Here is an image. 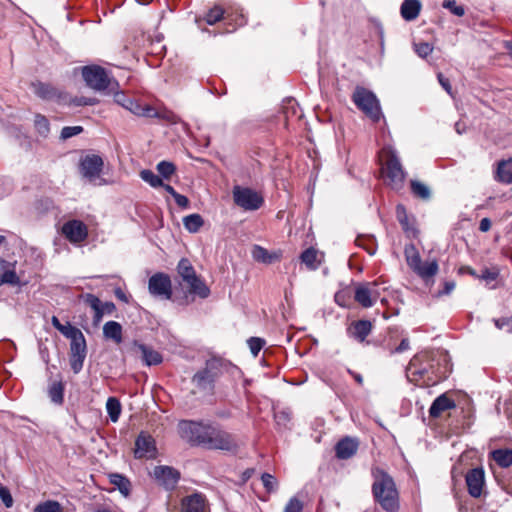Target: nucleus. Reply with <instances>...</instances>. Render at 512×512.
I'll return each instance as SVG.
<instances>
[{
	"label": "nucleus",
	"instance_id": "nucleus-1",
	"mask_svg": "<svg viewBox=\"0 0 512 512\" xmlns=\"http://www.w3.org/2000/svg\"><path fill=\"white\" fill-rule=\"evenodd\" d=\"M374 477L372 494L375 502L386 512H397L400 507L399 493L393 478L384 470H377Z\"/></svg>",
	"mask_w": 512,
	"mask_h": 512
},
{
	"label": "nucleus",
	"instance_id": "nucleus-2",
	"mask_svg": "<svg viewBox=\"0 0 512 512\" xmlns=\"http://www.w3.org/2000/svg\"><path fill=\"white\" fill-rule=\"evenodd\" d=\"M234 366L231 362L220 357H211L205 362L204 368L192 377V383L201 391L213 392L216 380Z\"/></svg>",
	"mask_w": 512,
	"mask_h": 512
},
{
	"label": "nucleus",
	"instance_id": "nucleus-3",
	"mask_svg": "<svg viewBox=\"0 0 512 512\" xmlns=\"http://www.w3.org/2000/svg\"><path fill=\"white\" fill-rule=\"evenodd\" d=\"M436 374L434 356L432 352L422 351L412 357L407 368L406 375L410 382L415 384L435 382Z\"/></svg>",
	"mask_w": 512,
	"mask_h": 512
},
{
	"label": "nucleus",
	"instance_id": "nucleus-4",
	"mask_svg": "<svg viewBox=\"0 0 512 512\" xmlns=\"http://www.w3.org/2000/svg\"><path fill=\"white\" fill-rule=\"evenodd\" d=\"M213 424L203 421L181 420L178 423L180 437L191 446L205 448Z\"/></svg>",
	"mask_w": 512,
	"mask_h": 512
},
{
	"label": "nucleus",
	"instance_id": "nucleus-5",
	"mask_svg": "<svg viewBox=\"0 0 512 512\" xmlns=\"http://www.w3.org/2000/svg\"><path fill=\"white\" fill-rule=\"evenodd\" d=\"M352 101L372 122L377 123L382 118L379 100L372 91L357 86L352 94Z\"/></svg>",
	"mask_w": 512,
	"mask_h": 512
},
{
	"label": "nucleus",
	"instance_id": "nucleus-6",
	"mask_svg": "<svg viewBox=\"0 0 512 512\" xmlns=\"http://www.w3.org/2000/svg\"><path fill=\"white\" fill-rule=\"evenodd\" d=\"M205 448L237 453L239 450V444L233 434L221 429L219 426L213 425Z\"/></svg>",
	"mask_w": 512,
	"mask_h": 512
},
{
	"label": "nucleus",
	"instance_id": "nucleus-7",
	"mask_svg": "<svg viewBox=\"0 0 512 512\" xmlns=\"http://www.w3.org/2000/svg\"><path fill=\"white\" fill-rule=\"evenodd\" d=\"M86 85L95 91H104L109 88L111 78L105 68L99 65H87L81 69Z\"/></svg>",
	"mask_w": 512,
	"mask_h": 512
},
{
	"label": "nucleus",
	"instance_id": "nucleus-8",
	"mask_svg": "<svg viewBox=\"0 0 512 512\" xmlns=\"http://www.w3.org/2000/svg\"><path fill=\"white\" fill-rule=\"evenodd\" d=\"M234 203L247 211L258 210L264 203V199L255 190L235 185L232 190Z\"/></svg>",
	"mask_w": 512,
	"mask_h": 512
},
{
	"label": "nucleus",
	"instance_id": "nucleus-9",
	"mask_svg": "<svg viewBox=\"0 0 512 512\" xmlns=\"http://www.w3.org/2000/svg\"><path fill=\"white\" fill-rule=\"evenodd\" d=\"M148 289L151 295L170 300L172 297V284L170 277L162 272L155 273L149 278Z\"/></svg>",
	"mask_w": 512,
	"mask_h": 512
},
{
	"label": "nucleus",
	"instance_id": "nucleus-10",
	"mask_svg": "<svg viewBox=\"0 0 512 512\" xmlns=\"http://www.w3.org/2000/svg\"><path fill=\"white\" fill-rule=\"evenodd\" d=\"M377 282L359 283L355 287L354 299L364 308L372 307L380 296Z\"/></svg>",
	"mask_w": 512,
	"mask_h": 512
},
{
	"label": "nucleus",
	"instance_id": "nucleus-11",
	"mask_svg": "<svg viewBox=\"0 0 512 512\" xmlns=\"http://www.w3.org/2000/svg\"><path fill=\"white\" fill-rule=\"evenodd\" d=\"M86 355L87 345L84 335L70 341L69 362L75 374H78L82 370Z\"/></svg>",
	"mask_w": 512,
	"mask_h": 512
},
{
	"label": "nucleus",
	"instance_id": "nucleus-12",
	"mask_svg": "<svg viewBox=\"0 0 512 512\" xmlns=\"http://www.w3.org/2000/svg\"><path fill=\"white\" fill-rule=\"evenodd\" d=\"M153 478L166 490H173L180 480V472L166 465L155 466L152 472Z\"/></svg>",
	"mask_w": 512,
	"mask_h": 512
},
{
	"label": "nucleus",
	"instance_id": "nucleus-13",
	"mask_svg": "<svg viewBox=\"0 0 512 512\" xmlns=\"http://www.w3.org/2000/svg\"><path fill=\"white\" fill-rule=\"evenodd\" d=\"M115 102L137 116L155 117L157 112L149 105H141L138 101L127 97L124 93H116Z\"/></svg>",
	"mask_w": 512,
	"mask_h": 512
},
{
	"label": "nucleus",
	"instance_id": "nucleus-14",
	"mask_svg": "<svg viewBox=\"0 0 512 512\" xmlns=\"http://www.w3.org/2000/svg\"><path fill=\"white\" fill-rule=\"evenodd\" d=\"M385 166L387 170V177L389 178L390 182L396 188L402 187L406 177V173L403 170L400 160L395 152L388 151Z\"/></svg>",
	"mask_w": 512,
	"mask_h": 512
},
{
	"label": "nucleus",
	"instance_id": "nucleus-15",
	"mask_svg": "<svg viewBox=\"0 0 512 512\" xmlns=\"http://www.w3.org/2000/svg\"><path fill=\"white\" fill-rule=\"evenodd\" d=\"M157 455L155 439L148 433L142 431L135 440L134 456L137 459H153Z\"/></svg>",
	"mask_w": 512,
	"mask_h": 512
},
{
	"label": "nucleus",
	"instance_id": "nucleus-16",
	"mask_svg": "<svg viewBox=\"0 0 512 512\" xmlns=\"http://www.w3.org/2000/svg\"><path fill=\"white\" fill-rule=\"evenodd\" d=\"M103 164V159L99 155H86L80 161L81 174L90 181H93L99 177Z\"/></svg>",
	"mask_w": 512,
	"mask_h": 512
},
{
	"label": "nucleus",
	"instance_id": "nucleus-17",
	"mask_svg": "<svg viewBox=\"0 0 512 512\" xmlns=\"http://www.w3.org/2000/svg\"><path fill=\"white\" fill-rule=\"evenodd\" d=\"M468 493L473 498H479L482 495L485 483V473L483 468L476 467L469 470L465 476Z\"/></svg>",
	"mask_w": 512,
	"mask_h": 512
},
{
	"label": "nucleus",
	"instance_id": "nucleus-18",
	"mask_svg": "<svg viewBox=\"0 0 512 512\" xmlns=\"http://www.w3.org/2000/svg\"><path fill=\"white\" fill-rule=\"evenodd\" d=\"M62 233L71 243H80L88 236L86 225L80 220H70L62 226Z\"/></svg>",
	"mask_w": 512,
	"mask_h": 512
},
{
	"label": "nucleus",
	"instance_id": "nucleus-19",
	"mask_svg": "<svg viewBox=\"0 0 512 512\" xmlns=\"http://www.w3.org/2000/svg\"><path fill=\"white\" fill-rule=\"evenodd\" d=\"M33 92L43 100H62L64 99V94L56 87L49 83H43L40 81L33 82L31 84Z\"/></svg>",
	"mask_w": 512,
	"mask_h": 512
},
{
	"label": "nucleus",
	"instance_id": "nucleus-20",
	"mask_svg": "<svg viewBox=\"0 0 512 512\" xmlns=\"http://www.w3.org/2000/svg\"><path fill=\"white\" fill-rule=\"evenodd\" d=\"M132 345H133V349L136 352L141 353V358L145 365L153 366V365H159L162 363L163 357L158 351H156V350L152 349L151 347H149L143 343H140L136 340L133 341Z\"/></svg>",
	"mask_w": 512,
	"mask_h": 512
},
{
	"label": "nucleus",
	"instance_id": "nucleus-21",
	"mask_svg": "<svg viewBox=\"0 0 512 512\" xmlns=\"http://www.w3.org/2000/svg\"><path fill=\"white\" fill-rule=\"evenodd\" d=\"M207 504L205 497L200 493L186 496L181 502L182 512H206Z\"/></svg>",
	"mask_w": 512,
	"mask_h": 512
},
{
	"label": "nucleus",
	"instance_id": "nucleus-22",
	"mask_svg": "<svg viewBox=\"0 0 512 512\" xmlns=\"http://www.w3.org/2000/svg\"><path fill=\"white\" fill-rule=\"evenodd\" d=\"M359 443L356 439L345 437L335 446V453L338 459L346 460L354 456L358 450Z\"/></svg>",
	"mask_w": 512,
	"mask_h": 512
},
{
	"label": "nucleus",
	"instance_id": "nucleus-23",
	"mask_svg": "<svg viewBox=\"0 0 512 512\" xmlns=\"http://www.w3.org/2000/svg\"><path fill=\"white\" fill-rule=\"evenodd\" d=\"M183 282L188 286L189 293L195 294L202 299L210 295V289L204 281L194 272L189 277L183 279Z\"/></svg>",
	"mask_w": 512,
	"mask_h": 512
},
{
	"label": "nucleus",
	"instance_id": "nucleus-24",
	"mask_svg": "<svg viewBox=\"0 0 512 512\" xmlns=\"http://www.w3.org/2000/svg\"><path fill=\"white\" fill-rule=\"evenodd\" d=\"M455 407L456 404L453 399L449 398L446 394H441L432 402L429 408V415L432 418H437L443 412Z\"/></svg>",
	"mask_w": 512,
	"mask_h": 512
},
{
	"label": "nucleus",
	"instance_id": "nucleus-25",
	"mask_svg": "<svg viewBox=\"0 0 512 512\" xmlns=\"http://www.w3.org/2000/svg\"><path fill=\"white\" fill-rule=\"evenodd\" d=\"M420 0H404L400 7V14L405 21L415 20L421 11Z\"/></svg>",
	"mask_w": 512,
	"mask_h": 512
},
{
	"label": "nucleus",
	"instance_id": "nucleus-26",
	"mask_svg": "<svg viewBox=\"0 0 512 512\" xmlns=\"http://www.w3.org/2000/svg\"><path fill=\"white\" fill-rule=\"evenodd\" d=\"M372 324L368 320H358L352 323L349 328V332L351 335L358 340L359 342H363L366 337L371 333Z\"/></svg>",
	"mask_w": 512,
	"mask_h": 512
},
{
	"label": "nucleus",
	"instance_id": "nucleus-27",
	"mask_svg": "<svg viewBox=\"0 0 512 512\" xmlns=\"http://www.w3.org/2000/svg\"><path fill=\"white\" fill-rule=\"evenodd\" d=\"M439 270V265L436 259L429 262H422V264L414 271L426 283L432 279Z\"/></svg>",
	"mask_w": 512,
	"mask_h": 512
},
{
	"label": "nucleus",
	"instance_id": "nucleus-28",
	"mask_svg": "<svg viewBox=\"0 0 512 512\" xmlns=\"http://www.w3.org/2000/svg\"><path fill=\"white\" fill-rule=\"evenodd\" d=\"M103 335L106 339L113 340L116 344L123 341L122 326L116 321H108L103 326Z\"/></svg>",
	"mask_w": 512,
	"mask_h": 512
},
{
	"label": "nucleus",
	"instance_id": "nucleus-29",
	"mask_svg": "<svg viewBox=\"0 0 512 512\" xmlns=\"http://www.w3.org/2000/svg\"><path fill=\"white\" fill-rule=\"evenodd\" d=\"M495 178L497 181L505 184L512 183V158L498 163Z\"/></svg>",
	"mask_w": 512,
	"mask_h": 512
},
{
	"label": "nucleus",
	"instance_id": "nucleus-30",
	"mask_svg": "<svg viewBox=\"0 0 512 512\" xmlns=\"http://www.w3.org/2000/svg\"><path fill=\"white\" fill-rule=\"evenodd\" d=\"M396 217L398 222L400 223L402 229L408 233L409 235L415 236L417 230L414 227V224L410 222L406 208L402 204H398L396 206Z\"/></svg>",
	"mask_w": 512,
	"mask_h": 512
},
{
	"label": "nucleus",
	"instance_id": "nucleus-31",
	"mask_svg": "<svg viewBox=\"0 0 512 512\" xmlns=\"http://www.w3.org/2000/svg\"><path fill=\"white\" fill-rule=\"evenodd\" d=\"M109 481L117 487L123 496H129L131 491V482L127 477L119 473H112L109 475Z\"/></svg>",
	"mask_w": 512,
	"mask_h": 512
},
{
	"label": "nucleus",
	"instance_id": "nucleus-32",
	"mask_svg": "<svg viewBox=\"0 0 512 512\" xmlns=\"http://www.w3.org/2000/svg\"><path fill=\"white\" fill-rule=\"evenodd\" d=\"M404 255L407 265L413 272L422 264L421 256L418 250L416 249L415 245H406L404 249Z\"/></svg>",
	"mask_w": 512,
	"mask_h": 512
},
{
	"label": "nucleus",
	"instance_id": "nucleus-33",
	"mask_svg": "<svg viewBox=\"0 0 512 512\" xmlns=\"http://www.w3.org/2000/svg\"><path fill=\"white\" fill-rule=\"evenodd\" d=\"M252 257L255 261L264 263V264H271L275 260L278 259L277 254H271L269 251L259 245H254L251 251Z\"/></svg>",
	"mask_w": 512,
	"mask_h": 512
},
{
	"label": "nucleus",
	"instance_id": "nucleus-34",
	"mask_svg": "<svg viewBox=\"0 0 512 512\" xmlns=\"http://www.w3.org/2000/svg\"><path fill=\"white\" fill-rule=\"evenodd\" d=\"M493 460L502 468L512 465V449H496L491 453Z\"/></svg>",
	"mask_w": 512,
	"mask_h": 512
},
{
	"label": "nucleus",
	"instance_id": "nucleus-35",
	"mask_svg": "<svg viewBox=\"0 0 512 512\" xmlns=\"http://www.w3.org/2000/svg\"><path fill=\"white\" fill-rule=\"evenodd\" d=\"M183 225L190 233H197L204 225V220L200 214L194 213L183 218Z\"/></svg>",
	"mask_w": 512,
	"mask_h": 512
},
{
	"label": "nucleus",
	"instance_id": "nucleus-36",
	"mask_svg": "<svg viewBox=\"0 0 512 512\" xmlns=\"http://www.w3.org/2000/svg\"><path fill=\"white\" fill-rule=\"evenodd\" d=\"M410 188L412 194L419 199L427 201L431 198L430 188L418 180H411Z\"/></svg>",
	"mask_w": 512,
	"mask_h": 512
},
{
	"label": "nucleus",
	"instance_id": "nucleus-37",
	"mask_svg": "<svg viewBox=\"0 0 512 512\" xmlns=\"http://www.w3.org/2000/svg\"><path fill=\"white\" fill-rule=\"evenodd\" d=\"M48 396L53 403L61 405L64 401V384L61 381L53 382L49 386Z\"/></svg>",
	"mask_w": 512,
	"mask_h": 512
},
{
	"label": "nucleus",
	"instance_id": "nucleus-38",
	"mask_svg": "<svg viewBox=\"0 0 512 512\" xmlns=\"http://www.w3.org/2000/svg\"><path fill=\"white\" fill-rule=\"evenodd\" d=\"M317 256V250L310 247L301 253L300 258L302 263H304L309 269L316 270L318 268Z\"/></svg>",
	"mask_w": 512,
	"mask_h": 512
},
{
	"label": "nucleus",
	"instance_id": "nucleus-39",
	"mask_svg": "<svg viewBox=\"0 0 512 512\" xmlns=\"http://www.w3.org/2000/svg\"><path fill=\"white\" fill-rule=\"evenodd\" d=\"M34 126H35L37 133L41 137L46 138L49 135L50 124H49L48 119L44 115H42V114L35 115Z\"/></svg>",
	"mask_w": 512,
	"mask_h": 512
},
{
	"label": "nucleus",
	"instance_id": "nucleus-40",
	"mask_svg": "<svg viewBox=\"0 0 512 512\" xmlns=\"http://www.w3.org/2000/svg\"><path fill=\"white\" fill-rule=\"evenodd\" d=\"M107 413L112 422H117L121 413V404L117 398L110 397L106 402Z\"/></svg>",
	"mask_w": 512,
	"mask_h": 512
},
{
	"label": "nucleus",
	"instance_id": "nucleus-41",
	"mask_svg": "<svg viewBox=\"0 0 512 512\" xmlns=\"http://www.w3.org/2000/svg\"><path fill=\"white\" fill-rule=\"evenodd\" d=\"M62 505L56 500H47L39 503L33 510V512H62Z\"/></svg>",
	"mask_w": 512,
	"mask_h": 512
},
{
	"label": "nucleus",
	"instance_id": "nucleus-42",
	"mask_svg": "<svg viewBox=\"0 0 512 512\" xmlns=\"http://www.w3.org/2000/svg\"><path fill=\"white\" fill-rule=\"evenodd\" d=\"M140 176L143 181L150 184L154 188H158L163 185L162 179L156 175L153 171L145 169L140 172Z\"/></svg>",
	"mask_w": 512,
	"mask_h": 512
},
{
	"label": "nucleus",
	"instance_id": "nucleus-43",
	"mask_svg": "<svg viewBox=\"0 0 512 512\" xmlns=\"http://www.w3.org/2000/svg\"><path fill=\"white\" fill-rule=\"evenodd\" d=\"M156 169L161 177L168 180L175 173L176 166L172 162L161 161L157 164Z\"/></svg>",
	"mask_w": 512,
	"mask_h": 512
},
{
	"label": "nucleus",
	"instance_id": "nucleus-44",
	"mask_svg": "<svg viewBox=\"0 0 512 512\" xmlns=\"http://www.w3.org/2000/svg\"><path fill=\"white\" fill-rule=\"evenodd\" d=\"M58 331L66 338L70 339V341L83 335L80 329L71 325L69 322H67L65 325L62 324L61 327H58Z\"/></svg>",
	"mask_w": 512,
	"mask_h": 512
},
{
	"label": "nucleus",
	"instance_id": "nucleus-45",
	"mask_svg": "<svg viewBox=\"0 0 512 512\" xmlns=\"http://www.w3.org/2000/svg\"><path fill=\"white\" fill-rule=\"evenodd\" d=\"M356 244L359 247H362L363 249H365L370 255H373L376 252V244H375V239L373 236H371V237L359 236L356 238Z\"/></svg>",
	"mask_w": 512,
	"mask_h": 512
},
{
	"label": "nucleus",
	"instance_id": "nucleus-46",
	"mask_svg": "<svg viewBox=\"0 0 512 512\" xmlns=\"http://www.w3.org/2000/svg\"><path fill=\"white\" fill-rule=\"evenodd\" d=\"M177 272L182 278V280L186 277H189L195 271L191 262L187 258H182L177 265Z\"/></svg>",
	"mask_w": 512,
	"mask_h": 512
},
{
	"label": "nucleus",
	"instance_id": "nucleus-47",
	"mask_svg": "<svg viewBox=\"0 0 512 512\" xmlns=\"http://www.w3.org/2000/svg\"><path fill=\"white\" fill-rule=\"evenodd\" d=\"M20 279L15 270H5L0 273V286L2 284H10L13 286L19 285Z\"/></svg>",
	"mask_w": 512,
	"mask_h": 512
},
{
	"label": "nucleus",
	"instance_id": "nucleus-48",
	"mask_svg": "<svg viewBox=\"0 0 512 512\" xmlns=\"http://www.w3.org/2000/svg\"><path fill=\"white\" fill-rule=\"evenodd\" d=\"M261 481H262V484H263L264 488L266 489V491L268 493H272V492H275L277 490L278 481L275 478V476H273L272 474H270V473H263L262 476H261Z\"/></svg>",
	"mask_w": 512,
	"mask_h": 512
},
{
	"label": "nucleus",
	"instance_id": "nucleus-49",
	"mask_svg": "<svg viewBox=\"0 0 512 512\" xmlns=\"http://www.w3.org/2000/svg\"><path fill=\"white\" fill-rule=\"evenodd\" d=\"M442 6L455 16L461 17L465 14L464 6L459 5L455 0H444Z\"/></svg>",
	"mask_w": 512,
	"mask_h": 512
},
{
	"label": "nucleus",
	"instance_id": "nucleus-50",
	"mask_svg": "<svg viewBox=\"0 0 512 512\" xmlns=\"http://www.w3.org/2000/svg\"><path fill=\"white\" fill-rule=\"evenodd\" d=\"M224 10L220 7H214L210 9L206 16L205 21L209 25H214L223 18Z\"/></svg>",
	"mask_w": 512,
	"mask_h": 512
},
{
	"label": "nucleus",
	"instance_id": "nucleus-51",
	"mask_svg": "<svg viewBox=\"0 0 512 512\" xmlns=\"http://www.w3.org/2000/svg\"><path fill=\"white\" fill-rule=\"evenodd\" d=\"M265 343V340L259 337H251L247 340L249 349L254 357L258 355V353L264 347Z\"/></svg>",
	"mask_w": 512,
	"mask_h": 512
},
{
	"label": "nucleus",
	"instance_id": "nucleus-52",
	"mask_svg": "<svg viewBox=\"0 0 512 512\" xmlns=\"http://www.w3.org/2000/svg\"><path fill=\"white\" fill-rule=\"evenodd\" d=\"M79 298L82 299L87 305H89L93 311L100 309L101 301L96 295L86 293L81 294Z\"/></svg>",
	"mask_w": 512,
	"mask_h": 512
},
{
	"label": "nucleus",
	"instance_id": "nucleus-53",
	"mask_svg": "<svg viewBox=\"0 0 512 512\" xmlns=\"http://www.w3.org/2000/svg\"><path fill=\"white\" fill-rule=\"evenodd\" d=\"M303 507V503L297 497H292L289 499L283 512H302Z\"/></svg>",
	"mask_w": 512,
	"mask_h": 512
},
{
	"label": "nucleus",
	"instance_id": "nucleus-54",
	"mask_svg": "<svg viewBox=\"0 0 512 512\" xmlns=\"http://www.w3.org/2000/svg\"><path fill=\"white\" fill-rule=\"evenodd\" d=\"M83 131L82 126H66L61 130V139L66 140L80 134Z\"/></svg>",
	"mask_w": 512,
	"mask_h": 512
},
{
	"label": "nucleus",
	"instance_id": "nucleus-55",
	"mask_svg": "<svg viewBox=\"0 0 512 512\" xmlns=\"http://www.w3.org/2000/svg\"><path fill=\"white\" fill-rule=\"evenodd\" d=\"M0 499L2 500L6 508H10L13 506L14 501L10 493V490L2 484H0Z\"/></svg>",
	"mask_w": 512,
	"mask_h": 512
},
{
	"label": "nucleus",
	"instance_id": "nucleus-56",
	"mask_svg": "<svg viewBox=\"0 0 512 512\" xmlns=\"http://www.w3.org/2000/svg\"><path fill=\"white\" fill-rule=\"evenodd\" d=\"M432 51L433 47L427 42L415 44V52L422 58H426Z\"/></svg>",
	"mask_w": 512,
	"mask_h": 512
},
{
	"label": "nucleus",
	"instance_id": "nucleus-57",
	"mask_svg": "<svg viewBox=\"0 0 512 512\" xmlns=\"http://www.w3.org/2000/svg\"><path fill=\"white\" fill-rule=\"evenodd\" d=\"M494 322L498 329H505L507 332H512V317L495 319Z\"/></svg>",
	"mask_w": 512,
	"mask_h": 512
},
{
	"label": "nucleus",
	"instance_id": "nucleus-58",
	"mask_svg": "<svg viewBox=\"0 0 512 512\" xmlns=\"http://www.w3.org/2000/svg\"><path fill=\"white\" fill-rule=\"evenodd\" d=\"M74 106H87V105H94L95 99L93 98H86V97H75L70 102Z\"/></svg>",
	"mask_w": 512,
	"mask_h": 512
},
{
	"label": "nucleus",
	"instance_id": "nucleus-59",
	"mask_svg": "<svg viewBox=\"0 0 512 512\" xmlns=\"http://www.w3.org/2000/svg\"><path fill=\"white\" fill-rule=\"evenodd\" d=\"M498 277V272L492 271L490 269H484L482 274L479 276L480 279H483L487 282L494 281Z\"/></svg>",
	"mask_w": 512,
	"mask_h": 512
},
{
	"label": "nucleus",
	"instance_id": "nucleus-60",
	"mask_svg": "<svg viewBox=\"0 0 512 512\" xmlns=\"http://www.w3.org/2000/svg\"><path fill=\"white\" fill-rule=\"evenodd\" d=\"M410 348V343L408 338H403L400 344L391 351V353H402Z\"/></svg>",
	"mask_w": 512,
	"mask_h": 512
},
{
	"label": "nucleus",
	"instance_id": "nucleus-61",
	"mask_svg": "<svg viewBox=\"0 0 512 512\" xmlns=\"http://www.w3.org/2000/svg\"><path fill=\"white\" fill-rule=\"evenodd\" d=\"M173 198L179 207L187 208L189 206V200L186 196L177 193Z\"/></svg>",
	"mask_w": 512,
	"mask_h": 512
},
{
	"label": "nucleus",
	"instance_id": "nucleus-62",
	"mask_svg": "<svg viewBox=\"0 0 512 512\" xmlns=\"http://www.w3.org/2000/svg\"><path fill=\"white\" fill-rule=\"evenodd\" d=\"M100 310L104 314L111 315L116 310V306H115V304L113 302H105V303L101 302Z\"/></svg>",
	"mask_w": 512,
	"mask_h": 512
},
{
	"label": "nucleus",
	"instance_id": "nucleus-63",
	"mask_svg": "<svg viewBox=\"0 0 512 512\" xmlns=\"http://www.w3.org/2000/svg\"><path fill=\"white\" fill-rule=\"evenodd\" d=\"M438 80H439L440 85L445 89V91L448 94H451L452 87H451L449 79L444 77L442 74H438Z\"/></svg>",
	"mask_w": 512,
	"mask_h": 512
},
{
	"label": "nucleus",
	"instance_id": "nucleus-64",
	"mask_svg": "<svg viewBox=\"0 0 512 512\" xmlns=\"http://www.w3.org/2000/svg\"><path fill=\"white\" fill-rule=\"evenodd\" d=\"M491 228V220L489 218H482L479 223V230L481 232H488Z\"/></svg>",
	"mask_w": 512,
	"mask_h": 512
}]
</instances>
